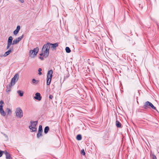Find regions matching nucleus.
Returning <instances> with one entry per match:
<instances>
[{
  "mask_svg": "<svg viewBox=\"0 0 159 159\" xmlns=\"http://www.w3.org/2000/svg\"><path fill=\"white\" fill-rule=\"evenodd\" d=\"M49 47L47 43L44 44L42 48V52L40 54L39 58L43 60L47 57L49 54Z\"/></svg>",
  "mask_w": 159,
  "mask_h": 159,
  "instance_id": "1",
  "label": "nucleus"
},
{
  "mask_svg": "<svg viewBox=\"0 0 159 159\" xmlns=\"http://www.w3.org/2000/svg\"><path fill=\"white\" fill-rule=\"evenodd\" d=\"M23 36L24 35L23 34L21 36L16 38L14 39L13 42H12L13 40L12 37L11 36L9 37L7 40V49H9L12 44L14 45L18 43L23 38Z\"/></svg>",
  "mask_w": 159,
  "mask_h": 159,
  "instance_id": "2",
  "label": "nucleus"
},
{
  "mask_svg": "<svg viewBox=\"0 0 159 159\" xmlns=\"http://www.w3.org/2000/svg\"><path fill=\"white\" fill-rule=\"evenodd\" d=\"M39 51L38 48H36L33 50H31L29 52V57L31 58H34L37 55Z\"/></svg>",
  "mask_w": 159,
  "mask_h": 159,
  "instance_id": "3",
  "label": "nucleus"
},
{
  "mask_svg": "<svg viewBox=\"0 0 159 159\" xmlns=\"http://www.w3.org/2000/svg\"><path fill=\"white\" fill-rule=\"evenodd\" d=\"M31 125L29 126V128L32 132L36 131L37 130L36 126L37 124V121L30 122Z\"/></svg>",
  "mask_w": 159,
  "mask_h": 159,
  "instance_id": "4",
  "label": "nucleus"
},
{
  "mask_svg": "<svg viewBox=\"0 0 159 159\" xmlns=\"http://www.w3.org/2000/svg\"><path fill=\"white\" fill-rule=\"evenodd\" d=\"M53 72L52 70H49L47 73V84L48 85H49L52 77V74Z\"/></svg>",
  "mask_w": 159,
  "mask_h": 159,
  "instance_id": "5",
  "label": "nucleus"
},
{
  "mask_svg": "<svg viewBox=\"0 0 159 159\" xmlns=\"http://www.w3.org/2000/svg\"><path fill=\"white\" fill-rule=\"evenodd\" d=\"M15 113L16 116L17 118H20L22 117L23 116V111L20 108H17L16 109Z\"/></svg>",
  "mask_w": 159,
  "mask_h": 159,
  "instance_id": "6",
  "label": "nucleus"
},
{
  "mask_svg": "<svg viewBox=\"0 0 159 159\" xmlns=\"http://www.w3.org/2000/svg\"><path fill=\"white\" fill-rule=\"evenodd\" d=\"M151 107L153 109L156 110V108L150 102L147 101L145 102L144 105H143V108L146 109L147 108H149Z\"/></svg>",
  "mask_w": 159,
  "mask_h": 159,
  "instance_id": "7",
  "label": "nucleus"
},
{
  "mask_svg": "<svg viewBox=\"0 0 159 159\" xmlns=\"http://www.w3.org/2000/svg\"><path fill=\"white\" fill-rule=\"evenodd\" d=\"M19 75L17 74L15 75L14 77L12 79L10 84L11 86L14 85L16 81H17L18 79Z\"/></svg>",
  "mask_w": 159,
  "mask_h": 159,
  "instance_id": "8",
  "label": "nucleus"
},
{
  "mask_svg": "<svg viewBox=\"0 0 159 159\" xmlns=\"http://www.w3.org/2000/svg\"><path fill=\"white\" fill-rule=\"evenodd\" d=\"M47 44H48L49 48L50 47L52 48L53 49V50L55 49L58 46V43H57L54 44L48 43Z\"/></svg>",
  "mask_w": 159,
  "mask_h": 159,
  "instance_id": "9",
  "label": "nucleus"
},
{
  "mask_svg": "<svg viewBox=\"0 0 159 159\" xmlns=\"http://www.w3.org/2000/svg\"><path fill=\"white\" fill-rule=\"evenodd\" d=\"M34 99L39 101L41 100L42 97L41 96L40 93H37L35 94V96L34 97Z\"/></svg>",
  "mask_w": 159,
  "mask_h": 159,
  "instance_id": "10",
  "label": "nucleus"
},
{
  "mask_svg": "<svg viewBox=\"0 0 159 159\" xmlns=\"http://www.w3.org/2000/svg\"><path fill=\"white\" fill-rule=\"evenodd\" d=\"M20 29V26L19 25H18L16 27V29L13 32V34L14 35H16L18 33Z\"/></svg>",
  "mask_w": 159,
  "mask_h": 159,
  "instance_id": "11",
  "label": "nucleus"
},
{
  "mask_svg": "<svg viewBox=\"0 0 159 159\" xmlns=\"http://www.w3.org/2000/svg\"><path fill=\"white\" fill-rule=\"evenodd\" d=\"M12 52V50L11 49H10L8 51H7L3 55V56L5 57H7L8 55H9L11 52Z\"/></svg>",
  "mask_w": 159,
  "mask_h": 159,
  "instance_id": "12",
  "label": "nucleus"
},
{
  "mask_svg": "<svg viewBox=\"0 0 159 159\" xmlns=\"http://www.w3.org/2000/svg\"><path fill=\"white\" fill-rule=\"evenodd\" d=\"M0 113L1 115L3 116H5L6 113L3 109V108H0Z\"/></svg>",
  "mask_w": 159,
  "mask_h": 159,
  "instance_id": "13",
  "label": "nucleus"
},
{
  "mask_svg": "<svg viewBox=\"0 0 159 159\" xmlns=\"http://www.w3.org/2000/svg\"><path fill=\"white\" fill-rule=\"evenodd\" d=\"M4 152L5 154L7 159H11V157L9 153H8L6 151H5Z\"/></svg>",
  "mask_w": 159,
  "mask_h": 159,
  "instance_id": "14",
  "label": "nucleus"
},
{
  "mask_svg": "<svg viewBox=\"0 0 159 159\" xmlns=\"http://www.w3.org/2000/svg\"><path fill=\"white\" fill-rule=\"evenodd\" d=\"M116 125L117 127H121V123L117 120H116Z\"/></svg>",
  "mask_w": 159,
  "mask_h": 159,
  "instance_id": "15",
  "label": "nucleus"
},
{
  "mask_svg": "<svg viewBox=\"0 0 159 159\" xmlns=\"http://www.w3.org/2000/svg\"><path fill=\"white\" fill-rule=\"evenodd\" d=\"M6 111L8 115L11 114V110L9 108H7Z\"/></svg>",
  "mask_w": 159,
  "mask_h": 159,
  "instance_id": "16",
  "label": "nucleus"
},
{
  "mask_svg": "<svg viewBox=\"0 0 159 159\" xmlns=\"http://www.w3.org/2000/svg\"><path fill=\"white\" fill-rule=\"evenodd\" d=\"M49 130V128L48 126H46L45 127L44 130V132L45 134H47Z\"/></svg>",
  "mask_w": 159,
  "mask_h": 159,
  "instance_id": "17",
  "label": "nucleus"
},
{
  "mask_svg": "<svg viewBox=\"0 0 159 159\" xmlns=\"http://www.w3.org/2000/svg\"><path fill=\"white\" fill-rule=\"evenodd\" d=\"M17 93L20 97H22L23 95V93L20 90L18 91Z\"/></svg>",
  "mask_w": 159,
  "mask_h": 159,
  "instance_id": "18",
  "label": "nucleus"
},
{
  "mask_svg": "<svg viewBox=\"0 0 159 159\" xmlns=\"http://www.w3.org/2000/svg\"><path fill=\"white\" fill-rule=\"evenodd\" d=\"M12 86H11V84H10L9 85H8L7 86V88L6 89V91L7 92H9L10 90H11V87Z\"/></svg>",
  "mask_w": 159,
  "mask_h": 159,
  "instance_id": "19",
  "label": "nucleus"
},
{
  "mask_svg": "<svg viewBox=\"0 0 159 159\" xmlns=\"http://www.w3.org/2000/svg\"><path fill=\"white\" fill-rule=\"evenodd\" d=\"M65 50L66 51V52L68 53H69L70 52H71V50L70 48L68 47H66L65 48Z\"/></svg>",
  "mask_w": 159,
  "mask_h": 159,
  "instance_id": "20",
  "label": "nucleus"
},
{
  "mask_svg": "<svg viewBox=\"0 0 159 159\" xmlns=\"http://www.w3.org/2000/svg\"><path fill=\"white\" fill-rule=\"evenodd\" d=\"M42 132L38 131V133L37 134L38 138H39L42 136Z\"/></svg>",
  "mask_w": 159,
  "mask_h": 159,
  "instance_id": "21",
  "label": "nucleus"
},
{
  "mask_svg": "<svg viewBox=\"0 0 159 159\" xmlns=\"http://www.w3.org/2000/svg\"><path fill=\"white\" fill-rule=\"evenodd\" d=\"M82 138L80 134H79L77 136L76 139L78 140H80Z\"/></svg>",
  "mask_w": 159,
  "mask_h": 159,
  "instance_id": "22",
  "label": "nucleus"
},
{
  "mask_svg": "<svg viewBox=\"0 0 159 159\" xmlns=\"http://www.w3.org/2000/svg\"><path fill=\"white\" fill-rule=\"evenodd\" d=\"M4 104L3 101H0V108H3V105Z\"/></svg>",
  "mask_w": 159,
  "mask_h": 159,
  "instance_id": "23",
  "label": "nucleus"
},
{
  "mask_svg": "<svg viewBox=\"0 0 159 159\" xmlns=\"http://www.w3.org/2000/svg\"><path fill=\"white\" fill-rule=\"evenodd\" d=\"M38 80H36L35 79H33L32 80V82L33 83L37 84L39 83Z\"/></svg>",
  "mask_w": 159,
  "mask_h": 159,
  "instance_id": "24",
  "label": "nucleus"
},
{
  "mask_svg": "<svg viewBox=\"0 0 159 159\" xmlns=\"http://www.w3.org/2000/svg\"><path fill=\"white\" fill-rule=\"evenodd\" d=\"M38 131L42 132V125H40L39 126Z\"/></svg>",
  "mask_w": 159,
  "mask_h": 159,
  "instance_id": "25",
  "label": "nucleus"
},
{
  "mask_svg": "<svg viewBox=\"0 0 159 159\" xmlns=\"http://www.w3.org/2000/svg\"><path fill=\"white\" fill-rule=\"evenodd\" d=\"M42 71V69L40 68H39L38 71L39 72V75H42V73L41 72V71Z\"/></svg>",
  "mask_w": 159,
  "mask_h": 159,
  "instance_id": "26",
  "label": "nucleus"
},
{
  "mask_svg": "<svg viewBox=\"0 0 159 159\" xmlns=\"http://www.w3.org/2000/svg\"><path fill=\"white\" fill-rule=\"evenodd\" d=\"M81 154H83V155H85V153L84 152V149H82L81 151Z\"/></svg>",
  "mask_w": 159,
  "mask_h": 159,
  "instance_id": "27",
  "label": "nucleus"
},
{
  "mask_svg": "<svg viewBox=\"0 0 159 159\" xmlns=\"http://www.w3.org/2000/svg\"><path fill=\"white\" fill-rule=\"evenodd\" d=\"M3 152H3L2 151H0V157H1L2 156Z\"/></svg>",
  "mask_w": 159,
  "mask_h": 159,
  "instance_id": "28",
  "label": "nucleus"
},
{
  "mask_svg": "<svg viewBox=\"0 0 159 159\" xmlns=\"http://www.w3.org/2000/svg\"><path fill=\"white\" fill-rule=\"evenodd\" d=\"M152 159H157V157L154 155H153Z\"/></svg>",
  "mask_w": 159,
  "mask_h": 159,
  "instance_id": "29",
  "label": "nucleus"
},
{
  "mask_svg": "<svg viewBox=\"0 0 159 159\" xmlns=\"http://www.w3.org/2000/svg\"><path fill=\"white\" fill-rule=\"evenodd\" d=\"M49 98L51 99H52V98H53L52 96V95H50L49 96Z\"/></svg>",
  "mask_w": 159,
  "mask_h": 159,
  "instance_id": "30",
  "label": "nucleus"
},
{
  "mask_svg": "<svg viewBox=\"0 0 159 159\" xmlns=\"http://www.w3.org/2000/svg\"><path fill=\"white\" fill-rule=\"evenodd\" d=\"M21 3H23L24 2V0H19Z\"/></svg>",
  "mask_w": 159,
  "mask_h": 159,
  "instance_id": "31",
  "label": "nucleus"
}]
</instances>
